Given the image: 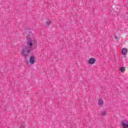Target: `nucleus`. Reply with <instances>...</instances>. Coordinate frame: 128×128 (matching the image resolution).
I'll use <instances>...</instances> for the list:
<instances>
[{
  "label": "nucleus",
  "mask_w": 128,
  "mask_h": 128,
  "mask_svg": "<svg viewBox=\"0 0 128 128\" xmlns=\"http://www.w3.org/2000/svg\"><path fill=\"white\" fill-rule=\"evenodd\" d=\"M28 34H30V30H29V32H28Z\"/></svg>",
  "instance_id": "obj_11"
},
{
  "label": "nucleus",
  "mask_w": 128,
  "mask_h": 128,
  "mask_svg": "<svg viewBox=\"0 0 128 128\" xmlns=\"http://www.w3.org/2000/svg\"><path fill=\"white\" fill-rule=\"evenodd\" d=\"M96 58H90L88 60V62L90 64H94L96 63Z\"/></svg>",
  "instance_id": "obj_4"
},
{
  "label": "nucleus",
  "mask_w": 128,
  "mask_h": 128,
  "mask_svg": "<svg viewBox=\"0 0 128 128\" xmlns=\"http://www.w3.org/2000/svg\"><path fill=\"white\" fill-rule=\"evenodd\" d=\"M36 62V57L34 56H31L29 59V62L30 64H34Z\"/></svg>",
  "instance_id": "obj_3"
},
{
  "label": "nucleus",
  "mask_w": 128,
  "mask_h": 128,
  "mask_svg": "<svg viewBox=\"0 0 128 128\" xmlns=\"http://www.w3.org/2000/svg\"><path fill=\"white\" fill-rule=\"evenodd\" d=\"M52 22L50 20H48L47 22H45L44 26H50Z\"/></svg>",
  "instance_id": "obj_7"
},
{
  "label": "nucleus",
  "mask_w": 128,
  "mask_h": 128,
  "mask_svg": "<svg viewBox=\"0 0 128 128\" xmlns=\"http://www.w3.org/2000/svg\"><path fill=\"white\" fill-rule=\"evenodd\" d=\"M120 70L121 72H124L126 71V68L121 67L120 68Z\"/></svg>",
  "instance_id": "obj_8"
},
{
  "label": "nucleus",
  "mask_w": 128,
  "mask_h": 128,
  "mask_svg": "<svg viewBox=\"0 0 128 128\" xmlns=\"http://www.w3.org/2000/svg\"><path fill=\"white\" fill-rule=\"evenodd\" d=\"M38 42L36 40H32L30 38L27 39L26 46H24L22 49L21 54L22 56H24L25 58H26L28 56H30L32 54V50H35L36 48Z\"/></svg>",
  "instance_id": "obj_1"
},
{
  "label": "nucleus",
  "mask_w": 128,
  "mask_h": 128,
  "mask_svg": "<svg viewBox=\"0 0 128 128\" xmlns=\"http://www.w3.org/2000/svg\"><path fill=\"white\" fill-rule=\"evenodd\" d=\"M106 110H104L102 112L101 116H106Z\"/></svg>",
  "instance_id": "obj_9"
},
{
  "label": "nucleus",
  "mask_w": 128,
  "mask_h": 128,
  "mask_svg": "<svg viewBox=\"0 0 128 128\" xmlns=\"http://www.w3.org/2000/svg\"><path fill=\"white\" fill-rule=\"evenodd\" d=\"M122 53L123 56H126L128 54V48H123L122 50Z\"/></svg>",
  "instance_id": "obj_5"
},
{
  "label": "nucleus",
  "mask_w": 128,
  "mask_h": 128,
  "mask_svg": "<svg viewBox=\"0 0 128 128\" xmlns=\"http://www.w3.org/2000/svg\"><path fill=\"white\" fill-rule=\"evenodd\" d=\"M116 40H118V36H115Z\"/></svg>",
  "instance_id": "obj_10"
},
{
  "label": "nucleus",
  "mask_w": 128,
  "mask_h": 128,
  "mask_svg": "<svg viewBox=\"0 0 128 128\" xmlns=\"http://www.w3.org/2000/svg\"><path fill=\"white\" fill-rule=\"evenodd\" d=\"M121 126L123 128H128V121L126 120H123L121 123Z\"/></svg>",
  "instance_id": "obj_2"
},
{
  "label": "nucleus",
  "mask_w": 128,
  "mask_h": 128,
  "mask_svg": "<svg viewBox=\"0 0 128 128\" xmlns=\"http://www.w3.org/2000/svg\"><path fill=\"white\" fill-rule=\"evenodd\" d=\"M98 104L100 106H102L104 105V100H102V98H100L98 100Z\"/></svg>",
  "instance_id": "obj_6"
}]
</instances>
